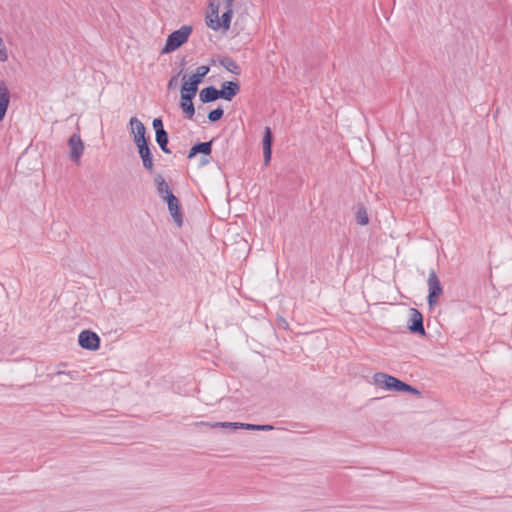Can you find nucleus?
<instances>
[{"label":"nucleus","mask_w":512,"mask_h":512,"mask_svg":"<svg viewBox=\"0 0 512 512\" xmlns=\"http://www.w3.org/2000/svg\"><path fill=\"white\" fill-rule=\"evenodd\" d=\"M186 77L187 76L184 75L182 78L183 84L181 87V97L194 98L198 90V85L186 80Z\"/></svg>","instance_id":"18"},{"label":"nucleus","mask_w":512,"mask_h":512,"mask_svg":"<svg viewBox=\"0 0 512 512\" xmlns=\"http://www.w3.org/2000/svg\"><path fill=\"white\" fill-rule=\"evenodd\" d=\"M191 32L192 27L184 25L180 29L169 34L165 46L162 49V53L167 54L178 49L180 46L187 42Z\"/></svg>","instance_id":"1"},{"label":"nucleus","mask_w":512,"mask_h":512,"mask_svg":"<svg viewBox=\"0 0 512 512\" xmlns=\"http://www.w3.org/2000/svg\"><path fill=\"white\" fill-rule=\"evenodd\" d=\"M224 6H225V11L221 17L220 28L228 30L230 28L231 19L233 16V6H229V5H224Z\"/></svg>","instance_id":"22"},{"label":"nucleus","mask_w":512,"mask_h":512,"mask_svg":"<svg viewBox=\"0 0 512 512\" xmlns=\"http://www.w3.org/2000/svg\"><path fill=\"white\" fill-rule=\"evenodd\" d=\"M219 63L222 67H224L227 71L239 75L241 73V69L237 62L231 57H223L219 60Z\"/></svg>","instance_id":"19"},{"label":"nucleus","mask_w":512,"mask_h":512,"mask_svg":"<svg viewBox=\"0 0 512 512\" xmlns=\"http://www.w3.org/2000/svg\"><path fill=\"white\" fill-rule=\"evenodd\" d=\"M10 103V92L4 81H0V122L4 119Z\"/></svg>","instance_id":"13"},{"label":"nucleus","mask_w":512,"mask_h":512,"mask_svg":"<svg viewBox=\"0 0 512 512\" xmlns=\"http://www.w3.org/2000/svg\"><path fill=\"white\" fill-rule=\"evenodd\" d=\"M163 200L167 203L168 210L173 218V221L178 227L183 224V216L180 211L179 200L174 194H168Z\"/></svg>","instance_id":"5"},{"label":"nucleus","mask_w":512,"mask_h":512,"mask_svg":"<svg viewBox=\"0 0 512 512\" xmlns=\"http://www.w3.org/2000/svg\"><path fill=\"white\" fill-rule=\"evenodd\" d=\"M130 126L136 146L148 143V139L145 137L146 128L138 118L132 117Z\"/></svg>","instance_id":"6"},{"label":"nucleus","mask_w":512,"mask_h":512,"mask_svg":"<svg viewBox=\"0 0 512 512\" xmlns=\"http://www.w3.org/2000/svg\"><path fill=\"white\" fill-rule=\"evenodd\" d=\"M219 2L216 1H210L209 3V14L207 15V26L217 31L220 29V20H219Z\"/></svg>","instance_id":"10"},{"label":"nucleus","mask_w":512,"mask_h":512,"mask_svg":"<svg viewBox=\"0 0 512 512\" xmlns=\"http://www.w3.org/2000/svg\"><path fill=\"white\" fill-rule=\"evenodd\" d=\"M193 99L194 98L181 97L180 106L188 119H192L195 114Z\"/></svg>","instance_id":"20"},{"label":"nucleus","mask_w":512,"mask_h":512,"mask_svg":"<svg viewBox=\"0 0 512 512\" xmlns=\"http://www.w3.org/2000/svg\"><path fill=\"white\" fill-rule=\"evenodd\" d=\"M209 70V66H199L197 67L195 73L192 76H190L188 80L199 85L202 82L203 78L208 74Z\"/></svg>","instance_id":"21"},{"label":"nucleus","mask_w":512,"mask_h":512,"mask_svg":"<svg viewBox=\"0 0 512 512\" xmlns=\"http://www.w3.org/2000/svg\"><path fill=\"white\" fill-rule=\"evenodd\" d=\"M68 145L70 148V158L72 161L78 163L83 151H84V144L78 134H73L70 136Z\"/></svg>","instance_id":"8"},{"label":"nucleus","mask_w":512,"mask_h":512,"mask_svg":"<svg viewBox=\"0 0 512 512\" xmlns=\"http://www.w3.org/2000/svg\"><path fill=\"white\" fill-rule=\"evenodd\" d=\"M159 146L164 153H167V154L171 153L170 149L168 148V144H162Z\"/></svg>","instance_id":"31"},{"label":"nucleus","mask_w":512,"mask_h":512,"mask_svg":"<svg viewBox=\"0 0 512 512\" xmlns=\"http://www.w3.org/2000/svg\"><path fill=\"white\" fill-rule=\"evenodd\" d=\"M223 1H224V5L233 6L234 0H223Z\"/></svg>","instance_id":"33"},{"label":"nucleus","mask_w":512,"mask_h":512,"mask_svg":"<svg viewBox=\"0 0 512 512\" xmlns=\"http://www.w3.org/2000/svg\"><path fill=\"white\" fill-rule=\"evenodd\" d=\"M154 183L156 186L157 193L160 198H165L168 194H173L168 183L161 174H157L154 177Z\"/></svg>","instance_id":"16"},{"label":"nucleus","mask_w":512,"mask_h":512,"mask_svg":"<svg viewBox=\"0 0 512 512\" xmlns=\"http://www.w3.org/2000/svg\"><path fill=\"white\" fill-rule=\"evenodd\" d=\"M373 380L377 386L390 391H400L401 386L403 385V381L382 372L375 373Z\"/></svg>","instance_id":"3"},{"label":"nucleus","mask_w":512,"mask_h":512,"mask_svg":"<svg viewBox=\"0 0 512 512\" xmlns=\"http://www.w3.org/2000/svg\"><path fill=\"white\" fill-rule=\"evenodd\" d=\"M52 375H53V376L65 375V376H67L70 380H75V379H77V377H78V373H77V372H75V371H74V372H71V371L66 372V371L58 370V371L54 372Z\"/></svg>","instance_id":"28"},{"label":"nucleus","mask_w":512,"mask_h":512,"mask_svg":"<svg viewBox=\"0 0 512 512\" xmlns=\"http://www.w3.org/2000/svg\"><path fill=\"white\" fill-rule=\"evenodd\" d=\"M152 124L155 129V133H157L158 130L165 131L161 118H155Z\"/></svg>","instance_id":"29"},{"label":"nucleus","mask_w":512,"mask_h":512,"mask_svg":"<svg viewBox=\"0 0 512 512\" xmlns=\"http://www.w3.org/2000/svg\"><path fill=\"white\" fill-rule=\"evenodd\" d=\"M408 328L412 333L425 335V329L423 326V316L420 313V311L415 308H411L409 310Z\"/></svg>","instance_id":"7"},{"label":"nucleus","mask_w":512,"mask_h":512,"mask_svg":"<svg viewBox=\"0 0 512 512\" xmlns=\"http://www.w3.org/2000/svg\"><path fill=\"white\" fill-rule=\"evenodd\" d=\"M155 139L158 145L162 144H168V134L165 131L158 130L157 133H155Z\"/></svg>","instance_id":"25"},{"label":"nucleus","mask_w":512,"mask_h":512,"mask_svg":"<svg viewBox=\"0 0 512 512\" xmlns=\"http://www.w3.org/2000/svg\"><path fill=\"white\" fill-rule=\"evenodd\" d=\"M273 429L274 427L272 425H259L258 431H270Z\"/></svg>","instance_id":"30"},{"label":"nucleus","mask_w":512,"mask_h":512,"mask_svg":"<svg viewBox=\"0 0 512 512\" xmlns=\"http://www.w3.org/2000/svg\"><path fill=\"white\" fill-rule=\"evenodd\" d=\"M240 91V85L238 82L226 81L221 85L219 89V97L226 101H231Z\"/></svg>","instance_id":"9"},{"label":"nucleus","mask_w":512,"mask_h":512,"mask_svg":"<svg viewBox=\"0 0 512 512\" xmlns=\"http://www.w3.org/2000/svg\"><path fill=\"white\" fill-rule=\"evenodd\" d=\"M199 98L203 103L213 102L220 98L219 90L216 89L214 86H208L201 90Z\"/></svg>","instance_id":"17"},{"label":"nucleus","mask_w":512,"mask_h":512,"mask_svg":"<svg viewBox=\"0 0 512 512\" xmlns=\"http://www.w3.org/2000/svg\"><path fill=\"white\" fill-rule=\"evenodd\" d=\"M202 163H203V164H207V163H208V159H203V160H202Z\"/></svg>","instance_id":"34"},{"label":"nucleus","mask_w":512,"mask_h":512,"mask_svg":"<svg viewBox=\"0 0 512 512\" xmlns=\"http://www.w3.org/2000/svg\"><path fill=\"white\" fill-rule=\"evenodd\" d=\"M201 425L210 426L212 428L223 427L230 428L233 430L237 429H246V430H258L259 425L256 424H247V423H239V422H215L213 424L201 422Z\"/></svg>","instance_id":"11"},{"label":"nucleus","mask_w":512,"mask_h":512,"mask_svg":"<svg viewBox=\"0 0 512 512\" xmlns=\"http://www.w3.org/2000/svg\"><path fill=\"white\" fill-rule=\"evenodd\" d=\"M212 151V141L200 142L192 146L188 153V158L191 159L197 154L201 153L204 156H209Z\"/></svg>","instance_id":"15"},{"label":"nucleus","mask_w":512,"mask_h":512,"mask_svg":"<svg viewBox=\"0 0 512 512\" xmlns=\"http://www.w3.org/2000/svg\"><path fill=\"white\" fill-rule=\"evenodd\" d=\"M176 79H177V77H176V76H174V77H172V78L170 79V81H169V83H168V87H169V88H171V87L173 86L174 81H176Z\"/></svg>","instance_id":"32"},{"label":"nucleus","mask_w":512,"mask_h":512,"mask_svg":"<svg viewBox=\"0 0 512 512\" xmlns=\"http://www.w3.org/2000/svg\"><path fill=\"white\" fill-rule=\"evenodd\" d=\"M273 134L270 127H266L262 140L264 162L267 165L271 160Z\"/></svg>","instance_id":"14"},{"label":"nucleus","mask_w":512,"mask_h":512,"mask_svg":"<svg viewBox=\"0 0 512 512\" xmlns=\"http://www.w3.org/2000/svg\"><path fill=\"white\" fill-rule=\"evenodd\" d=\"M357 223L360 225H366L369 222L367 212L364 207H359L356 213Z\"/></svg>","instance_id":"23"},{"label":"nucleus","mask_w":512,"mask_h":512,"mask_svg":"<svg viewBox=\"0 0 512 512\" xmlns=\"http://www.w3.org/2000/svg\"><path fill=\"white\" fill-rule=\"evenodd\" d=\"M138 153L140 158L142 159L143 167L152 172L154 169L153 157L149 148V143L138 145Z\"/></svg>","instance_id":"12"},{"label":"nucleus","mask_w":512,"mask_h":512,"mask_svg":"<svg viewBox=\"0 0 512 512\" xmlns=\"http://www.w3.org/2000/svg\"><path fill=\"white\" fill-rule=\"evenodd\" d=\"M224 111L222 108H216L208 113V119L211 122H216L223 117Z\"/></svg>","instance_id":"24"},{"label":"nucleus","mask_w":512,"mask_h":512,"mask_svg":"<svg viewBox=\"0 0 512 512\" xmlns=\"http://www.w3.org/2000/svg\"><path fill=\"white\" fill-rule=\"evenodd\" d=\"M78 343L83 349L95 351L100 346V338L95 332L83 330L78 336Z\"/></svg>","instance_id":"4"},{"label":"nucleus","mask_w":512,"mask_h":512,"mask_svg":"<svg viewBox=\"0 0 512 512\" xmlns=\"http://www.w3.org/2000/svg\"><path fill=\"white\" fill-rule=\"evenodd\" d=\"M8 60V52L3 38L0 36V61L6 62Z\"/></svg>","instance_id":"26"},{"label":"nucleus","mask_w":512,"mask_h":512,"mask_svg":"<svg viewBox=\"0 0 512 512\" xmlns=\"http://www.w3.org/2000/svg\"><path fill=\"white\" fill-rule=\"evenodd\" d=\"M401 392H407V393H411V394H414V395H417L419 396L420 395V391L417 390L416 388H414L413 386L403 382V385L401 386V389H400Z\"/></svg>","instance_id":"27"},{"label":"nucleus","mask_w":512,"mask_h":512,"mask_svg":"<svg viewBox=\"0 0 512 512\" xmlns=\"http://www.w3.org/2000/svg\"><path fill=\"white\" fill-rule=\"evenodd\" d=\"M427 285H428V305L430 308H434L437 303L439 297L443 293V287L440 283V280L435 272V270H431L429 272V276L427 279Z\"/></svg>","instance_id":"2"}]
</instances>
